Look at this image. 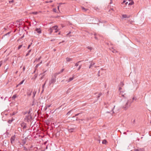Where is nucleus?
I'll use <instances>...</instances> for the list:
<instances>
[{
  "label": "nucleus",
  "instance_id": "nucleus-1",
  "mask_svg": "<svg viewBox=\"0 0 151 151\" xmlns=\"http://www.w3.org/2000/svg\"><path fill=\"white\" fill-rule=\"evenodd\" d=\"M56 77H55L54 76H52L51 78V80L49 81V86H51V84H52V86H53L54 84L56 82Z\"/></svg>",
  "mask_w": 151,
  "mask_h": 151
},
{
  "label": "nucleus",
  "instance_id": "nucleus-2",
  "mask_svg": "<svg viewBox=\"0 0 151 151\" xmlns=\"http://www.w3.org/2000/svg\"><path fill=\"white\" fill-rule=\"evenodd\" d=\"M57 28H58V27L57 25L54 26L50 28L48 30V32L50 34H51L54 29H56Z\"/></svg>",
  "mask_w": 151,
  "mask_h": 151
},
{
  "label": "nucleus",
  "instance_id": "nucleus-3",
  "mask_svg": "<svg viewBox=\"0 0 151 151\" xmlns=\"http://www.w3.org/2000/svg\"><path fill=\"white\" fill-rule=\"evenodd\" d=\"M76 128V127H69L68 128V130L69 133H72L75 131Z\"/></svg>",
  "mask_w": 151,
  "mask_h": 151
},
{
  "label": "nucleus",
  "instance_id": "nucleus-4",
  "mask_svg": "<svg viewBox=\"0 0 151 151\" xmlns=\"http://www.w3.org/2000/svg\"><path fill=\"white\" fill-rule=\"evenodd\" d=\"M130 105L129 104V102L127 101L125 104L122 106V108L124 110L127 109L130 106Z\"/></svg>",
  "mask_w": 151,
  "mask_h": 151
},
{
  "label": "nucleus",
  "instance_id": "nucleus-5",
  "mask_svg": "<svg viewBox=\"0 0 151 151\" xmlns=\"http://www.w3.org/2000/svg\"><path fill=\"white\" fill-rule=\"evenodd\" d=\"M16 136L15 134L12 135L10 138V142L12 144H13L14 143L15 138Z\"/></svg>",
  "mask_w": 151,
  "mask_h": 151
},
{
  "label": "nucleus",
  "instance_id": "nucleus-6",
  "mask_svg": "<svg viewBox=\"0 0 151 151\" xmlns=\"http://www.w3.org/2000/svg\"><path fill=\"white\" fill-rule=\"evenodd\" d=\"M89 63H90V65L89 66V68H91L92 67L94 66L95 64V63L93 61V60L90 61L89 62Z\"/></svg>",
  "mask_w": 151,
  "mask_h": 151
},
{
  "label": "nucleus",
  "instance_id": "nucleus-7",
  "mask_svg": "<svg viewBox=\"0 0 151 151\" xmlns=\"http://www.w3.org/2000/svg\"><path fill=\"white\" fill-rule=\"evenodd\" d=\"M21 126L23 128V129H24L27 127L26 124L24 122H22L21 124Z\"/></svg>",
  "mask_w": 151,
  "mask_h": 151
},
{
  "label": "nucleus",
  "instance_id": "nucleus-8",
  "mask_svg": "<svg viewBox=\"0 0 151 151\" xmlns=\"http://www.w3.org/2000/svg\"><path fill=\"white\" fill-rule=\"evenodd\" d=\"M145 149L144 148H140L139 147H138L137 149H135L134 150V151H144Z\"/></svg>",
  "mask_w": 151,
  "mask_h": 151
},
{
  "label": "nucleus",
  "instance_id": "nucleus-9",
  "mask_svg": "<svg viewBox=\"0 0 151 151\" xmlns=\"http://www.w3.org/2000/svg\"><path fill=\"white\" fill-rule=\"evenodd\" d=\"M35 31L37 32L38 34H40L41 33V30L40 28H36L35 29Z\"/></svg>",
  "mask_w": 151,
  "mask_h": 151
},
{
  "label": "nucleus",
  "instance_id": "nucleus-10",
  "mask_svg": "<svg viewBox=\"0 0 151 151\" xmlns=\"http://www.w3.org/2000/svg\"><path fill=\"white\" fill-rule=\"evenodd\" d=\"M74 75H73L72 77L70 78L67 81L68 82H69L73 80L74 79Z\"/></svg>",
  "mask_w": 151,
  "mask_h": 151
},
{
  "label": "nucleus",
  "instance_id": "nucleus-11",
  "mask_svg": "<svg viewBox=\"0 0 151 151\" xmlns=\"http://www.w3.org/2000/svg\"><path fill=\"white\" fill-rule=\"evenodd\" d=\"M27 139L28 137H25V138L22 140V143L24 144H25Z\"/></svg>",
  "mask_w": 151,
  "mask_h": 151
},
{
  "label": "nucleus",
  "instance_id": "nucleus-12",
  "mask_svg": "<svg viewBox=\"0 0 151 151\" xmlns=\"http://www.w3.org/2000/svg\"><path fill=\"white\" fill-rule=\"evenodd\" d=\"M81 9L83 12H86L88 11V9H86L83 7H81Z\"/></svg>",
  "mask_w": 151,
  "mask_h": 151
},
{
  "label": "nucleus",
  "instance_id": "nucleus-13",
  "mask_svg": "<svg viewBox=\"0 0 151 151\" xmlns=\"http://www.w3.org/2000/svg\"><path fill=\"white\" fill-rule=\"evenodd\" d=\"M103 95V93H100L98 95V96H97V95H96V96H96V97L97 98V100H98L99 98H100V96L102 95Z\"/></svg>",
  "mask_w": 151,
  "mask_h": 151
},
{
  "label": "nucleus",
  "instance_id": "nucleus-14",
  "mask_svg": "<svg viewBox=\"0 0 151 151\" xmlns=\"http://www.w3.org/2000/svg\"><path fill=\"white\" fill-rule=\"evenodd\" d=\"M41 56H40L38 58H36L35 60L34 61V62L39 61V60L41 59Z\"/></svg>",
  "mask_w": 151,
  "mask_h": 151
},
{
  "label": "nucleus",
  "instance_id": "nucleus-15",
  "mask_svg": "<svg viewBox=\"0 0 151 151\" xmlns=\"http://www.w3.org/2000/svg\"><path fill=\"white\" fill-rule=\"evenodd\" d=\"M14 119H13V118L11 119H9L8 121V122L9 124H10L14 120Z\"/></svg>",
  "mask_w": 151,
  "mask_h": 151
},
{
  "label": "nucleus",
  "instance_id": "nucleus-16",
  "mask_svg": "<svg viewBox=\"0 0 151 151\" xmlns=\"http://www.w3.org/2000/svg\"><path fill=\"white\" fill-rule=\"evenodd\" d=\"M42 60L40 63L36 65L35 67V69H36L37 68H38V67L40 65V64L42 63Z\"/></svg>",
  "mask_w": 151,
  "mask_h": 151
},
{
  "label": "nucleus",
  "instance_id": "nucleus-17",
  "mask_svg": "<svg viewBox=\"0 0 151 151\" xmlns=\"http://www.w3.org/2000/svg\"><path fill=\"white\" fill-rule=\"evenodd\" d=\"M66 60L68 62H70V61H71L72 60V59L71 58H66Z\"/></svg>",
  "mask_w": 151,
  "mask_h": 151
},
{
  "label": "nucleus",
  "instance_id": "nucleus-18",
  "mask_svg": "<svg viewBox=\"0 0 151 151\" xmlns=\"http://www.w3.org/2000/svg\"><path fill=\"white\" fill-rule=\"evenodd\" d=\"M60 73V72H58V73H56L55 74H54V77H56V78L57 76V75H59V74H60V73Z\"/></svg>",
  "mask_w": 151,
  "mask_h": 151
},
{
  "label": "nucleus",
  "instance_id": "nucleus-19",
  "mask_svg": "<svg viewBox=\"0 0 151 151\" xmlns=\"http://www.w3.org/2000/svg\"><path fill=\"white\" fill-rule=\"evenodd\" d=\"M17 97V94H15L13 95V96L12 97V99H13L14 100Z\"/></svg>",
  "mask_w": 151,
  "mask_h": 151
},
{
  "label": "nucleus",
  "instance_id": "nucleus-20",
  "mask_svg": "<svg viewBox=\"0 0 151 151\" xmlns=\"http://www.w3.org/2000/svg\"><path fill=\"white\" fill-rule=\"evenodd\" d=\"M122 17L123 18H127L129 17H127L126 14H123L122 15Z\"/></svg>",
  "mask_w": 151,
  "mask_h": 151
},
{
  "label": "nucleus",
  "instance_id": "nucleus-21",
  "mask_svg": "<svg viewBox=\"0 0 151 151\" xmlns=\"http://www.w3.org/2000/svg\"><path fill=\"white\" fill-rule=\"evenodd\" d=\"M102 143L103 144H106L107 143V142L106 139H104L102 141Z\"/></svg>",
  "mask_w": 151,
  "mask_h": 151
},
{
  "label": "nucleus",
  "instance_id": "nucleus-22",
  "mask_svg": "<svg viewBox=\"0 0 151 151\" xmlns=\"http://www.w3.org/2000/svg\"><path fill=\"white\" fill-rule=\"evenodd\" d=\"M127 101L129 102V104L131 106V104L133 102L132 101H131V99H129V100H128Z\"/></svg>",
  "mask_w": 151,
  "mask_h": 151
},
{
  "label": "nucleus",
  "instance_id": "nucleus-23",
  "mask_svg": "<svg viewBox=\"0 0 151 151\" xmlns=\"http://www.w3.org/2000/svg\"><path fill=\"white\" fill-rule=\"evenodd\" d=\"M81 62V61H78L77 63H76L75 64V66H77L79 65V63Z\"/></svg>",
  "mask_w": 151,
  "mask_h": 151
},
{
  "label": "nucleus",
  "instance_id": "nucleus-24",
  "mask_svg": "<svg viewBox=\"0 0 151 151\" xmlns=\"http://www.w3.org/2000/svg\"><path fill=\"white\" fill-rule=\"evenodd\" d=\"M124 92L123 91V92H122V93H120H120H119V95H121V96H123V97H124L125 98V97L124 96V95H125V93H124V94H123V93H124Z\"/></svg>",
  "mask_w": 151,
  "mask_h": 151
},
{
  "label": "nucleus",
  "instance_id": "nucleus-25",
  "mask_svg": "<svg viewBox=\"0 0 151 151\" xmlns=\"http://www.w3.org/2000/svg\"><path fill=\"white\" fill-rule=\"evenodd\" d=\"M132 101H133L134 100L136 101L137 100V99L136 97H135V96H134L132 98Z\"/></svg>",
  "mask_w": 151,
  "mask_h": 151
},
{
  "label": "nucleus",
  "instance_id": "nucleus-26",
  "mask_svg": "<svg viewBox=\"0 0 151 151\" xmlns=\"http://www.w3.org/2000/svg\"><path fill=\"white\" fill-rule=\"evenodd\" d=\"M134 4V2L133 1H132L129 3V5H131L133 4Z\"/></svg>",
  "mask_w": 151,
  "mask_h": 151
},
{
  "label": "nucleus",
  "instance_id": "nucleus-27",
  "mask_svg": "<svg viewBox=\"0 0 151 151\" xmlns=\"http://www.w3.org/2000/svg\"><path fill=\"white\" fill-rule=\"evenodd\" d=\"M31 115L29 114L28 115L26 116V117L27 118L28 120H29V117Z\"/></svg>",
  "mask_w": 151,
  "mask_h": 151
},
{
  "label": "nucleus",
  "instance_id": "nucleus-28",
  "mask_svg": "<svg viewBox=\"0 0 151 151\" xmlns=\"http://www.w3.org/2000/svg\"><path fill=\"white\" fill-rule=\"evenodd\" d=\"M24 81V80H23L22 81L20 82L19 83V85H21L22 84V83H23Z\"/></svg>",
  "mask_w": 151,
  "mask_h": 151
},
{
  "label": "nucleus",
  "instance_id": "nucleus-29",
  "mask_svg": "<svg viewBox=\"0 0 151 151\" xmlns=\"http://www.w3.org/2000/svg\"><path fill=\"white\" fill-rule=\"evenodd\" d=\"M47 80H46L45 82L42 85V88H44L46 84V82Z\"/></svg>",
  "mask_w": 151,
  "mask_h": 151
},
{
  "label": "nucleus",
  "instance_id": "nucleus-30",
  "mask_svg": "<svg viewBox=\"0 0 151 151\" xmlns=\"http://www.w3.org/2000/svg\"><path fill=\"white\" fill-rule=\"evenodd\" d=\"M88 49L90 50V51L93 49V48L91 47L88 46L87 47Z\"/></svg>",
  "mask_w": 151,
  "mask_h": 151
},
{
  "label": "nucleus",
  "instance_id": "nucleus-31",
  "mask_svg": "<svg viewBox=\"0 0 151 151\" xmlns=\"http://www.w3.org/2000/svg\"><path fill=\"white\" fill-rule=\"evenodd\" d=\"M82 113V112H80V113H78V114H75V116H73V117H75V116H78V115H79V114H81Z\"/></svg>",
  "mask_w": 151,
  "mask_h": 151
},
{
  "label": "nucleus",
  "instance_id": "nucleus-32",
  "mask_svg": "<svg viewBox=\"0 0 151 151\" xmlns=\"http://www.w3.org/2000/svg\"><path fill=\"white\" fill-rule=\"evenodd\" d=\"M22 45H21L19 46L18 47V49L19 50L22 47Z\"/></svg>",
  "mask_w": 151,
  "mask_h": 151
},
{
  "label": "nucleus",
  "instance_id": "nucleus-33",
  "mask_svg": "<svg viewBox=\"0 0 151 151\" xmlns=\"http://www.w3.org/2000/svg\"><path fill=\"white\" fill-rule=\"evenodd\" d=\"M53 11L54 12H55V13L57 12V10L56 8H54L53 9Z\"/></svg>",
  "mask_w": 151,
  "mask_h": 151
},
{
  "label": "nucleus",
  "instance_id": "nucleus-34",
  "mask_svg": "<svg viewBox=\"0 0 151 151\" xmlns=\"http://www.w3.org/2000/svg\"><path fill=\"white\" fill-rule=\"evenodd\" d=\"M124 83H123V82H121L120 83V86L121 87H122L124 86Z\"/></svg>",
  "mask_w": 151,
  "mask_h": 151
},
{
  "label": "nucleus",
  "instance_id": "nucleus-35",
  "mask_svg": "<svg viewBox=\"0 0 151 151\" xmlns=\"http://www.w3.org/2000/svg\"><path fill=\"white\" fill-rule=\"evenodd\" d=\"M122 89L121 87H119V91L120 92V94L122 93V92H123V91H121V90Z\"/></svg>",
  "mask_w": 151,
  "mask_h": 151
},
{
  "label": "nucleus",
  "instance_id": "nucleus-36",
  "mask_svg": "<svg viewBox=\"0 0 151 151\" xmlns=\"http://www.w3.org/2000/svg\"><path fill=\"white\" fill-rule=\"evenodd\" d=\"M73 110V109H72L70 110V111H69L67 114V115H69L71 113V111Z\"/></svg>",
  "mask_w": 151,
  "mask_h": 151
},
{
  "label": "nucleus",
  "instance_id": "nucleus-37",
  "mask_svg": "<svg viewBox=\"0 0 151 151\" xmlns=\"http://www.w3.org/2000/svg\"><path fill=\"white\" fill-rule=\"evenodd\" d=\"M58 28H57L56 29H54V31H54L55 33H57V32H58Z\"/></svg>",
  "mask_w": 151,
  "mask_h": 151
},
{
  "label": "nucleus",
  "instance_id": "nucleus-38",
  "mask_svg": "<svg viewBox=\"0 0 151 151\" xmlns=\"http://www.w3.org/2000/svg\"><path fill=\"white\" fill-rule=\"evenodd\" d=\"M32 92V91L30 93H29V92H27V95L28 96H30L31 95V93Z\"/></svg>",
  "mask_w": 151,
  "mask_h": 151
},
{
  "label": "nucleus",
  "instance_id": "nucleus-39",
  "mask_svg": "<svg viewBox=\"0 0 151 151\" xmlns=\"http://www.w3.org/2000/svg\"><path fill=\"white\" fill-rule=\"evenodd\" d=\"M81 66H82L81 65H80L79 66V67H78V69H77V70H80V69L81 68Z\"/></svg>",
  "mask_w": 151,
  "mask_h": 151
},
{
  "label": "nucleus",
  "instance_id": "nucleus-40",
  "mask_svg": "<svg viewBox=\"0 0 151 151\" xmlns=\"http://www.w3.org/2000/svg\"><path fill=\"white\" fill-rule=\"evenodd\" d=\"M32 14H38V12H32Z\"/></svg>",
  "mask_w": 151,
  "mask_h": 151
},
{
  "label": "nucleus",
  "instance_id": "nucleus-41",
  "mask_svg": "<svg viewBox=\"0 0 151 151\" xmlns=\"http://www.w3.org/2000/svg\"><path fill=\"white\" fill-rule=\"evenodd\" d=\"M14 0H11V1H9V4H11L12 3L14 2Z\"/></svg>",
  "mask_w": 151,
  "mask_h": 151
},
{
  "label": "nucleus",
  "instance_id": "nucleus-42",
  "mask_svg": "<svg viewBox=\"0 0 151 151\" xmlns=\"http://www.w3.org/2000/svg\"><path fill=\"white\" fill-rule=\"evenodd\" d=\"M11 33V32H8L7 33H6V34L4 35V36H6L7 35H8L9 34Z\"/></svg>",
  "mask_w": 151,
  "mask_h": 151
},
{
  "label": "nucleus",
  "instance_id": "nucleus-43",
  "mask_svg": "<svg viewBox=\"0 0 151 151\" xmlns=\"http://www.w3.org/2000/svg\"><path fill=\"white\" fill-rule=\"evenodd\" d=\"M45 75H43L40 78V79L41 80H42V79L43 78H44V76H45Z\"/></svg>",
  "mask_w": 151,
  "mask_h": 151
},
{
  "label": "nucleus",
  "instance_id": "nucleus-44",
  "mask_svg": "<svg viewBox=\"0 0 151 151\" xmlns=\"http://www.w3.org/2000/svg\"><path fill=\"white\" fill-rule=\"evenodd\" d=\"M71 90V88H69L67 91H66L67 93H68L70 91V90Z\"/></svg>",
  "mask_w": 151,
  "mask_h": 151
},
{
  "label": "nucleus",
  "instance_id": "nucleus-45",
  "mask_svg": "<svg viewBox=\"0 0 151 151\" xmlns=\"http://www.w3.org/2000/svg\"><path fill=\"white\" fill-rule=\"evenodd\" d=\"M2 63H3V62H2V61H0V67H1V65H2Z\"/></svg>",
  "mask_w": 151,
  "mask_h": 151
},
{
  "label": "nucleus",
  "instance_id": "nucleus-46",
  "mask_svg": "<svg viewBox=\"0 0 151 151\" xmlns=\"http://www.w3.org/2000/svg\"><path fill=\"white\" fill-rule=\"evenodd\" d=\"M64 70V69H62L60 71V73H62Z\"/></svg>",
  "mask_w": 151,
  "mask_h": 151
},
{
  "label": "nucleus",
  "instance_id": "nucleus-47",
  "mask_svg": "<svg viewBox=\"0 0 151 151\" xmlns=\"http://www.w3.org/2000/svg\"><path fill=\"white\" fill-rule=\"evenodd\" d=\"M30 53L29 52H28L26 54V56H28L29 55Z\"/></svg>",
  "mask_w": 151,
  "mask_h": 151
},
{
  "label": "nucleus",
  "instance_id": "nucleus-48",
  "mask_svg": "<svg viewBox=\"0 0 151 151\" xmlns=\"http://www.w3.org/2000/svg\"><path fill=\"white\" fill-rule=\"evenodd\" d=\"M30 53L29 52H28L26 54V56H28L29 55Z\"/></svg>",
  "mask_w": 151,
  "mask_h": 151
},
{
  "label": "nucleus",
  "instance_id": "nucleus-49",
  "mask_svg": "<svg viewBox=\"0 0 151 151\" xmlns=\"http://www.w3.org/2000/svg\"><path fill=\"white\" fill-rule=\"evenodd\" d=\"M15 114V113L14 112H13V113H12V115H14ZM10 116H11V114H10Z\"/></svg>",
  "mask_w": 151,
  "mask_h": 151
},
{
  "label": "nucleus",
  "instance_id": "nucleus-50",
  "mask_svg": "<svg viewBox=\"0 0 151 151\" xmlns=\"http://www.w3.org/2000/svg\"><path fill=\"white\" fill-rule=\"evenodd\" d=\"M64 42H65V41H64V40H63V41H62L61 42H60L59 43V44H61V43Z\"/></svg>",
  "mask_w": 151,
  "mask_h": 151
},
{
  "label": "nucleus",
  "instance_id": "nucleus-51",
  "mask_svg": "<svg viewBox=\"0 0 151 151\" xmlns=\"http://www.w3.org/2000/svg\"><path fill=\"white\" fill-rule=\"evenodd\" d=\"M24 37V35H23L22 37H21L20 38V39H22Z\"/></svg>",
  "mask_w": 151,
  "mask_h": 151
},
{
  "label": "nucleus",
  "instance_id": "nucleus-52",
  "mask_svg": "<svg viewBox=\"0 0 151 151\" xmlns=\"http://www.w3.org/2000/svg\"><path fill=\"white\" fill-rule=\"evenodd\" d=\"M46 106L47 107V108H48L50 107L51 106V105H48L47 106Z\"/></svg>",
  "mask_w": 151,
  "mask_h": 151
},
{
  "label": "nucleus",
  "instance_id": "nucleus-53",
  "mask_svg": "<svg viewBox=\"0 0 151 151\" xmlns=\"http://www.w3.org/2000/svg\"><path fill=\"white\" fill-rule=\"evenodd\" d=\"M8 69V68H6V69L4 71V72H5V73H6L7 71V70Z\"/></svg>",
  "mask_w": 151,
  "mask_h": 151
},
{
  "label": "nucleus",
  "instance_id": "nucleus-54",
  "mask_svg": "<svg viewBox=\"0 0 151 151\" xmlns=\"http://www.w3.org/2000/svg\"><path fill=\"white\" fill-rule=\"evenodd\" d=\"M56 40L55 39H52L50 40V41H54L55 40Z\"/></svg>",
  "mask_w": 151,
  "mask_h": 151
},
{
  "label": "nucleus",
  "instance_id": "nucleus-55",
  "mask_svg": "<svg viewBox=\"0 0 151 151\" xmlns=\"http://www.w3.org/2000/svg\"><path fill=\"white\" fill-rule=\"evenodd\" d=\"M31 47L30 45H28V47H27V49H28L29 48V47Z\"/></svg>",
  "mask_w": 151,
  "mask_h": 151
},
{
  "label": "nucleus",
  "instance_id": "nucleus-56",
  "mask_svg": "<svg viewBox=\"0 0 151 151\" xmlns=\"http://www.w3.org/2000/svg\"><path fill=\"white\" fill-rule=\"evenodd\" d=\"M94 38H95V39L96 40H98V37H96V36H95V37H94Z\"/></svg>",
  "mask_w": 151,
  "mask_h": 151
},
{
  "label": "nucleus",
  "instance_id": "nucleus-57",
  "mask_svg": "<svg viewBox=\"0 0 151 151\" xmlns=\"http://www.w3.org/2000/svg\"><path fill=\"white\" fill-rule=\"evenodd\" d=\"M47 107L46 106H45V108H44V110H46L47 109Z\"/></svg>",
  "mask_w": 151,
  "mask_h": 151
},
{
  "label": "nucleus",
  "instance_id": "nucleus-58",
  "mask_svg": "<svg viewBox=\"0 0 151 151\" xmlns=\"http://www.w3.org/2000/svg\"><path fill=\"white\" fill-rule=\"evenodd\" d=\"M32 116L31 115L29 117V120L30 119L31 120L32 119Z\"/></svg>",
  "mask_w": 151,
  "mask_h": 151
},
{
  "label": "nucleus",
  "instance_id": "nucleus-59",
  "mask_svg": "<svg viewBox=\"0 0 151 151\" xmlns=\"http://www.w3.org/2000/svg\"><path fill=\"white\" fill-rule=\"evenodd\" d=\"M23 71H24L25 70V66H24L23 67Z\"/></svg>",
  "mask_w": 151,
  "mask_h": 151
},
{
  "label": "nucleus",
  "instance_id": "nucleus-60",
  "mask_svg": "<svg viewBox=\"0 0 151 151\" xmlns=\"http://www.w3.org/2000/svg\"><path fill=\"white\" fill-rule=\"evenodd\" d=\"M32 111V108H31L29 109V111H30V112H31Z\"/></svg>",
  "mask_w": 151,
  "mask_h": 151
},
{
  "label": "nucleus",
  "instance_id": "nucleus-61",
  "mask_svg": "<svg viewBox=\"0 0 151 151\" xmlns=\"http://www.w3.org/2000/svg\"><path fill=\"white\" fill-rule=\"evenodd\" d=\"M112 3V0H110V4H111Z\"/></svg>",
  "mask_w": 151,
  "mask_h": 151
},
{
  "label": "nucleus",
  "instance_id": "nucleus-62",
  "mask_svg": "<svg viewBox=\"0 0 151 151\" xmlns=\"http://www.w3.org/2000/svg\"><path fill=\"white\" fill-rule=\"evenodd\" d=\"M100 72V71L99 70L98 72V76H100V75H99Z\"/></svg>",
  "mask_w": 151,
  "mask_h": 151
},
{
  "label": "nucleus",
  "instance_id": "nucleus-63",
  "mask_svg": "<svg viewBox=\"0 0 151 151\" xmlns=\"http://www.w3.org/2000/svg\"><path fill=\"white\" fill-rule=\"evenodd\" d=\"M6 134H7V135H8V134H9V133L8 132L6 131Z\"/></svg>",
  "mask_w": 151,
  "mask_h": 151
},
{
  "label": "nucleus",
  "instance_id": "nucleus-64",
  "mask_svg": "<svg viewBox=\"0 0 151 151\" xmlns=\"http://www.w3.org/2000/svg\"><path fill=\"white\" fill-rule=\"evenodd\" d=\"M13 151H18L17 149H15L13 150Z\"/></svg>",
  "mask_w": 151,
  "mask_h": 151
}]
</instances>
